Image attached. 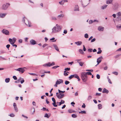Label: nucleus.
<instances>
[{
    "instance_id": "obj_1",
    "label": "nucleus",
    "mask_w": 121,
    "mask_h": 121,
    "mask_svg": "<svg viewBox=\"0 0 121 121\" xmlns=\"http://www.w3.org/2000/svg\"><path fill=\"white\" fill-rule=\"evenodd\" d=\"M62 28L61 26H59L58 24L54 26L52 29V33H56L59 32L61 30Z\"/></svg>"
},
{
    "instance_id": "obj_2",
    "label": "nucleus",
    "mask_w": 121,
    "mask_h": 121,
    "mask_svg": "<svg viewBox=\"0 0 121 121\" xmlns=\"http://www.w3.org/2000/svg\"><path fill=\"white\" fill-rule=\"evenodd\" d=\"M81 77L82 80L84 82H86L87 80V75L85 72H82L81 73Z\"/></svg>"
},
{
    "instance_id": "obj_3",
    "label": "nucleus",
    "mask_w": 121,
    "mask_h": 121,
    "mask_svg": "<svg viewBox=\"0 0 121 121\" xmlns=\"http://www.w3.org/2000/svg\"><path fill=\"white\" fill-rule=\"evenodd\" d=\"M10 5V4L9 3H7L2 5L1 8V9L3 10H6L9 6Z\"/></svg>"
},
{
    "instance_id": "obj_4",
    "label": "nucleus",
    "mask_w": 121,
    "mask_h": 121,
    "mask_svg": "<svg viewBox=\"0 0 121 121\" xmlns=\"http://www.w3.org/2000/svg\"><path fill=\"white\" fill-rule=\"evenodd\" d=\"M25 18L24 17L22 21L24 22H25ZM26 22H25V23L26 25L27 26H28L29 27H30L31 26L30 25L31 23L28 21L26 19Z\"/></svg>"
},
{
    "instance_id": "obj_5",
    "label": "nucleus",
    "mask_w": 121,
    "mask_h": 121,
    "mask_svg": "<svg viewBox=\"0 0 121 121\" xmlns=\"http://www.w3.org/2000/svg\"><path fill=\"white\" fill-rule=\"evenodd\" d=\"M63 82V81L61 79H59L58 80H57L56 83V84L54 85V86L55 87L57 86V85L60 84L61 83H62Z\"/></svg>"
},
{
    "instance_id": "obj_6",
    "label": "nucleus",
    "mask_w": 121,
    "mask_h": 121,
    "mask_svg": "<svg viewBox=\"0 0 121 121\" xmlns=\"http://www.w3.org/2000/svg\"><path fill=\"white\" fill-rule=\"evenodd\" d=\"M88 0L89 1L90 0H85L82 3V5L85 7L87 6L89 3Z\"/></svg>"
},
{
    "instance_id": "obj_7",
    "label": "nucleus",
    "mask_w": 121,
    "mask_h": 121,
    "mask_svg": "<svg viewBox=\"0 0 121 121\" xmlns=\"http://www.w3.org/2000/svg\"><path fill=\"white\" fill-rule=\"evenodd\" d=\"M64 94H63L60 93V94L57 95V98L59 99H61L63 98L64 96Z\"/></svg>"
},
{
    "instance_id": "obj_8",
    "label": "nucleus",
    "mask_w": 121,
    "mask_h": 121,
    "mask_svg": "<svg viewBox=\"0 0 121 121\" xmlns=\"http://www.w3.org/2000/svg\"><path fill=\"white\" fill-rule=\"evenodd\" d=\"M55 65V63L54 62H53L51 64L50 62L48 63L47 64H44L43 66H47L50 67L51 66L53 65Z\"/></svg>"
},
{
    "instance_id": "obj_9",
    "label": "nucleus",
    "mask_w": 121,
    "mask_h": 121,
    "mask_svg": "<svg viewBox=\"0 0 121 121\" xmlns=\"http://www.w3.org/2000/svg\"><path fill=\"white\" fill-rule=\"evenodd\" d=\"M102 59L103 57L102 56H100L97 59V65H98L101 62Z\"/></svg>"
},
{
    "instance_id": "obj_10",
    "label": "nucleus",
    "mask_w": 121,
    "mask_h": 121,
    "mask_svg": "<svg viewBox=\"0 0 121 121\" xmlns=\"http://www.w3.org/2000/svg\"><path fill=\"white\" fill-rule=\"evenodd\" d=\"M2 32L4 34L6 35H9V31L5 29H3L2 31Z\"/></svg>"
},
{
    "instance_id": "obj_11",
    "label": "nucleus",
    "mask_w": 121,
    "mask_h": 121,
    "mask_svg": "<svg viewBox=\"0 0 121 121\" xmlns=\"http://www.w3.org/2000/svg\"><path fill=\"white\" fill-rule=\"evenodd\" d=\"M16 70L19 71V72H21L22 73H23L25 70V69H24L23 68H20L16 69Z\"/></svg>"
},
{
    "instance_id": "obj_12",
    "label": "nucleus",
    "mask_w": 121,
    "mask_h": 121,
    "mask_svg": "<svg viewBox=\"0 0 121 121\" xmlns=\"http://www.w3.org/2000/svg\"><path fill=\"white\" fill-rule=\"evenodd\" d=\"M30 44L32 45H34L36 44L35 41L33 39H31L30 40Z\"/></svg>"
},
{
    "instance_id": "obj_13",
    "label": "nucleus",
    "mask_w": 121,
    "mask_h": 121,
    "mask_svg": "<svg viewBox=\"0 0 121 121\" xmlns=\"http://www.w3.org/2000/svg\"><path fill=\"white\" fill-rule=\"evenodd\" d=\"M104 29V27L101 26H99L98 28V30L100 31H103Z\"/></svg>"
},
{
    "instance_id": "obj_14",
    "label": "nucleus",
    "mask_w": 121,
    "mask_h": 121,
    "mask_svg": "<svg viewBox=\"0 0 121 121\" xmlns=\"http://www.w3.org/2000/svg\"><path fill=\"white\" fill-rule=\"evenodd\" d=\"M6 13H0V17L3 18L6 15Z\"/></svg>"
},
{
    "instance_id": "obj_15",
    "label": "nucleus",
    "mask_w": 121,
    "mask_h": 121,
    "mask_svg": "<svg viewBox=\"0 0 121 121\" xmlns=\"http://www.w3.org/2000/svg\"><path fill=\"white\" fill-rule=\"evenodd\" d=\"M53 46L55 50H56L57 51H59V49L57 46V45L55 44H54L53 45Z\"/></svg>"
},
{
    "instance_id": "obj_16",
    "label": "nucleus",
    "mask_w": 121,
    "mask_h": 121,
    "mask_svg": "<svg viewBox=\"0 0 121 121\" xmlns=\"http://www.w3.org/2000/svg\"><path fill=\"white\" fill-rule=\"evenodd\" d=\"M75 43L77 44V45L80 46L82 44V42L81 41H78L77 42H75Z\"/></svg>"
},
{
    "instance_id": "obj_17",
    "label": "nucleus",
    "mask_w": 121,
    "mask_h": 121,
    "mask_svg": "<svg viewBox=\"0 0 121 121\" xmlns=\"http://www.w3.org/2000/svg\"><path fill=\"white\" fill-rule=\"evenodd\" d=\"M74 10L75 11H79L78 7V5H76L74 9Z\"/></svg>"
},
{
    "instance_id": "obj_18",
    "label": "nucleus",
    "mask_w": 121,
    "mask_h": 121,
    "mask_svg": "<svg viewBox=\"0 0 121 121\" xmlns=\"http://www.w3.org/2000/svg\"><path fill=\"white\" fill-rule=\"evenodd\" d=\"M108 91L105 88H104L103 89V92L104 93H108Z\"/></svg>"
},
{
    "instance_id": "obj_19",
    "label": "nucleus",
    "mask_w": 121,
    "mask_h": 121,
    "mask_svg": "<svg viewBox=\"0 0 121 121\" xmlns=\"http://www.w3.org/2000/svg\"><path fill=\"white\" fill-rule=\"evenodd\" d=\"M117 16H118V18H119L121 17V12H119L117 14Z\"/></svg>"
},
{
    "instance_id": "obj_20",
    "label": "nucleus",
    "mask_w": 121,
    "mask_h": 121,
    "mask_svg": "<svg viewBox=\"0 0 121 121\" xmlns=\"http://www.w3.org/2000/svg\"><path fill=\"white\" fill-rule=\"evenodd\" d=\"M16 38H13L12 39V42H11V43H12V44H13V43H14L16 41Z\"/></svg>"
},
{
    "instance_id": "obj_21",
    "label": "nucleus",
    "mask_w": 121,
    "mask_h": 121,
    "mask_svg": "<svg viewBox=\"0 0 121 121\" xmlns=\"http://www.w3.org/2000/svg\"><path fill=\"white\" fill-rule=\"evenodd\" d=\"M65 102V101L64 100L61 99V101L59 103V104H58V105L60 106L62 104H64Z\"/></svg>"
},
{
    "instance_id": "obj_22",
    "label": "nucleus",
    "mask_w": 121,
    "mask_h": 121,
    "mask_svg": "<svg viewBox=\"0 0 121 121\" xmlns=\"http://www.w3.org/2000/svg\"><path fill=\"white\" fill-rule=\"evenodd\" d=\"M22 78L20 77L17 80L15 81V82L16 83H18L20 82V81L22 80Z\"/></svg>"
},
{
    "instance_id": "obj_23",
    "label": "nucleus",
    "mask_w": 121,
    "mask_h": 121,
    "mask_svg": "<svg viewBox=\"0 0 121 121\" xmlns=\"http://www.w3.org/2000/svg\"><path fill=\"white\" fill-rule=\"evenodd\" d=\"M68 112L69 113H71L73 112H76L73 110L71 109H69L68 110Z\"/></svg>"
},
{
    "instance_id": "obj_24",
    "label": "nucleus",
    "mask_w": 121,
    "mask_h": 121,
    "mask_svg": "<svg viewBox=\"0 0 121 121\" xmlns=\"http://www.w3.org/2000/svg\"><path fill=\"white\" fill-rule=\"evenodd\" d=\"M107 5H104L103 6L101 7V9H106L107 6Z\"/></svg>"
},
{
    "instance_id": "obj_25",
    "label": "nucleus",
    "mask_w": 121,
    "mask_h": 121,
    "mask_svg": "<svg viewBox=\"0 0 121 121\" xmlns=\"http://www.w3.org/2000/svg\"><path fill=\"white\" fill-rule=\"evenodd\" d=\"M113 0H107V4H111Z\"/></svg>"
},
{
    "instance_id": "obj_26",
    "label": "nucleus",
    "mask_w": 121,
    "mask_h": 121,
    "mask_svg": "<svg viewBox=\"0 0 121 121\" xmlns=\"http://www.w3.org/2000/svg\"><path fill=\"white\" fill-rule=\"evenodd\" d=\"M10 78H7L5 79V81L6 83L9 82L10 81Z\"/></svg>"
},
{
    "instance_id": "obj_27",
    "label": "nucleus",
    "mask_w": 121,
    "mask_h": 121,
    "mask_svg": "<svg viewBox=\"0 0 121 121\" xmlns=\"http://www.w3.org/2000/svg\"><path fill=\"white\" fill-rule=\"evenodd\" d=\"M77 62L81 66H82L84 64L83 62H79L78 61Z\"/></svg>"
},
{
    "instance_id": "obj_28",
    "label": "nucleus",
    "mask_w": 121,
    "mask_h": 121,
    "mask_svg": "<svg viewBox=\"0 0 121 121\" xmlns=\"http://www.w3.org/2000/svg\"><path fill=\"white\" fill-rule=\"evenodd\" d=\"M98 108L99 109H100L102 108V105L101 104H99L98 105Z\"/></svg>"
},
{
    "instance_id": "obj_29",
    "label": "nucleus",
    "mask_w": 121,
    "mask_h": 121,
    "mask_svg": "<svg viewBox=\"0 0 121 121\" xmlns=\"http://www.w3.org/2000/svg\"><path fill=\"white\" fill-rule=\"evenodd\" d=\"M79 52L81 54H84V52L82 50L80 49L79 50Z\"/></svg>"
},
{
    "instance_id": "obj_30",
    "label": "nucleus",
    "mask_w": 121,
    "mask_h": 121,
    "mask_svg": "<svg viewBox=\"0 0 121 121\" xmlns=\"http://www.w3.org/2000/svg\"><path fill=\"white\" fill-rule=\"evenodd\" d=\"M50 116V115H48L47 113H46L44 117H46L48 118Z\"/></svg>"
},
{
    "instance_id": "obj_31",
    "label": "nucleus",
    "mask_w": 121,
    "mask_h": 121,
    "mask_svg": "<svg viewBox=\"0 0 121 121\" xmlns=\"http://www.w3.org/2000/svg\"><path fill=\"white\" fill-rule=\"evenodd\" d=\"M72 117L73 118H76L77 117V116L75 114H73L72 115Z\"/></svg>"
},
{
    "instance_id": "obj_32",
    "label": "nucleus",
    "mask_w": 121,
    "mask_h": 121,
    "mask_svg": "<svg viewBox=\"0 0 121 121\" xmlns=\"http://www.w3.org/2000/svg\"><path fill=\"white\" fill-rule=\"evenodd\" d=\"M64 16V15L63 14H61L58 16V17L59 18L62 17Z\"/></svg>"
},
{
    "instance_id": "obj_33",
    "label": "nucleus",
    "mask_w": 121,
    "mask_h": 121,
    "mask_svg": "<svg viewBox=\"0 0 121 121\" xmlns=\"http://www.w3.org/2000/svg\"><path fill=\"white\" fill-rule=\"evenodd\" d=\"M107 78L108 79V82L109 83H110V84H111L112 83V82H111V80L110 79V78H109V77L108 76L107 77Z\"/></svg>"
},
{
    "instance_id": "obj_34",
    "label": "nucleus",
    "mask_w": 121,
    "mask_h": 121,
    "mask_svg": "<svg viewBox=\"0 0 121 121\" xmlns=\"http://www.w3.org/2000/svg\"><path fill=\"white\" fill-rule=\"evenodd\" d=\"M41 74H43L44 73V70H41L39 72Z\"/></svg>"
},
{
    "instance_id": "obj_35",
    "label": "nucleus",
    "mask_w": 121,
    "mask_h": 121,
    "mask_svg": "<svg viewBox=\"0 0 121 121\" xmlns=\"http://www.w3.org/2000/svg\"><path fill=\"white\" fill-rule=\"evenodd\" d=\"M84 37L86 38H87L88 37V34H85L84 35Z\"/></svg>"
},
{
    "instance_id": "obj_36",
    "label": "nucleus",
    "mask_w": 121,
    "mask_h": 121,
    "mask_svg": "<svg viewBox=\"0 0 121 121\" xmlns=\"http://www.w3.org/2000/svg\"><path fill=\"white\" fill-rule=\"evenodd\" d=\"M92 98V97L91 96V95H89L88 96L87 100H90Z\"/></svg>"
},
{
    "instance_id": "obj_37",
    "label": "nucleus",
    "mask_w": 121,
    "mask_h": 121,
    "mask_svg": "<svg viewBox=\"0 0 121 121\" xmlns=\"http://www.w3.org/2000/svg\"><path fill=\"white\" fill-rule=\"evenodd\" d=\"M14 109L15 111L17 112L18 111V109L17 107V106L14 107Z\"/></svg>"
},
{
    "instance_id": "obj_38",
    "label": "nucleus",
    "mask_w": 121,
    "mask_h": 121,
    "mask_svg": "<svg viewBox=\"0 0 121 121\" xmlns=\"http://www.w3.org/2000/svg\"><path fill=\"white\" fill-rule=\"evenodd\" d=\"M64 75L65 76H67L68 75V74L66 72V71H64Z\"/></svg>"
},
{
    "instance_id": "obj_39",
    "label": "nucleus",
    "mask_w": 121,
    "mask_h": 121,
    "mask_svg": "<svg viewBox=\"0 0 121 121\" xmlns=\"http://www.w3.org/2000/svg\"><path fill=\"white\" fill-rule=\"evenodd\" d=\"M92 49L91 48H89L88 49V51L90 52H91L92 51Z\"/></svg>"
},
{
    "instance_id": "obj_40",
    "label": "nucleus",
    "mask_w": 121,
    "mask_h": 121,
    "mask_svg": "<svg viewBox=\"0 0 121 121\" xmlns=\"http://www.w3.org/2000/svg\"><path fill=\"white\" fill-rule=\"evenodd\" d=\"M9 115L11 117H14L15 116L14 115L13 113Z\"/></svg>"
},
{
    "instance_id": "obj_41",
    "label": "nucleus",
    "mask_w": 121,
    "mask_h": 121,
    "mask_svg": "<svg viewBox=\"0 0 121 121\" xmlns=\"http://www.w3.org/2000/svg\"><path fill=\"white\" fill-rule=\"evenodd\" d=\"M56 103V102H53L52 103V104L54 107H57V105H56L55 104Z\"/></svg>"
},
{
    "instance_id": "obj_42",
    "label": "nucleus",
    "mask_w": 121,
    "mask_h": 121,
    "mask_svg": "<svg viewBox=\"0 0 121 121\" xmlns=\"http://www.w3.org/2000/svg\"><path fill=\"white\" fill-rule=\"evenodd\" d=\"M86 74L88 75H92V73H91L90 72H87L86 73Z\"/></svg>"
},
{
    "instance_id": "obj_43",
    "label": "nucleus",
    "mask_w": 121,
    "mask_h": 121,
    "mask_svg": "<svg viewBox=\"0 0 121 121\" xmlns=\"http://www.w3.org/2000/svg\"><path fill=\"white\" fill-rule=\"evenodd\" d=\"M73 77H74L77 78L78 77V76L77 75L75 74L73 75Z\"/></svg>"
},
{
    "instance_id": "obj_44",
    "label": "nucleus",
    "mask_w": 121,
    "mask_h": 121,
    "mask_svg": "<svg viewBox=\"0 0 121 121\" xmlns=\"http://www.w3.org/2000/svg\"><path fill=\"white\" fill-rule=\"evenodd\" d=\"M58 92L59 93H64L65 92V91H61L60 90H58Z\"/></svg>"
},
{
    "instance_id": "obj_45",
    "label": "nucleus",
    "mask_w": 121,
    "mask_h": 121,
    "mask_svg": "<svg viewBox=\"0 0 121 121\" xmlns=\"http://www.w3.org/2000/svg\"><path fill=\"white\" fill-rule=\"evenodd\" d=\"M20 81L21 82V84H22L24 82V80L23 78H22V80H21Z\"/></svg>"
},
{
    "instance_id": "obj_46",
    "label": "nucleus",
    "mask_w": 121,
    "mask_h": 121,
    "mask_svg": "<svg viewBox=\"0 0 121 121\" xmlns=\"http://www.w3.org/2000/svg\"><path fill=\"white\" fill-rule=\"evenodd\" d=\"M69 83V82L67 81H66L65 82V84L66 85L68 84Z\"/></svg>"
},
{
    "instance_id": "obj_47",
    "label": "nucleus",
    "mask_w": 121,
    "mask_h": 121,
    "mask_svg": "<svg viewBox=\"0 0 121 121\" xmlns=\"http://www.w3.org/2000/svg\"><path fill=\"white\" fill-rule=\"evenodd\" d=\"M48 45V44H47L45 43V44H44L43 45L42 47H43V48H44L45 47L47 46Z\"/></svg>"
},
{
    "instance_id": "obj_48",
    "label": "nucleus",
    "mask_w": 121,
    "mask_h": 121,
    "mask_svg": "<svg viewBox=\"0 0 121 121\" xmlns=\"http://www.w3.org/2000/svg\"><path fill=\"white\" fill-rule=\"evenodd\" d=\"M74 78V77H73V75H70L69 77V78L70 79L72 78Z\"/></svg>"
},
{
    "instance_id": "obj_49",
    "label": "nucleus",
    "mask_w": 121,
    "mask_h": 121,
    "mask_svg": "<svg viewBox=\"0 0 121 121\" xmlns=\"http://www.w3.org/2000/svg\"><path fill=\"white\" fill-rule=\"evenodd\" d=\"M70 68H66L65 69V71H69L70 70Z\"/></svg>"
},
{
    "instance_id": "obj_50",
    "label": "nucleus",
    "mask_w": 121,
    "mask_h": 121,
    "mask_svg": "<svg viewBox=\"0 0 121 121\" xmlns=\"http://www.w3.org/2000/svg\"><path fill=\"white\" fill-rule=\"evenodd\" d=\"M59 67V66H58V65L56 66H55L53 67H52V68L54 69H55L57 67Z\"/></svg>"
},
{
    "instance_id": "obj_51",
    "label": "nucleus",
    "mask_w": 121,
    "mask_h": 121,
    "mask_svg": "<svg viewBox=\"0 0 121 121\" xmlns=\"http://www.w3.org/2000/svg\"><path fill=\"white\" fill-rule=\"evenodd\" d=\"M89 22L90 24H91L93 22V21L92 20H90L89 21Z\"/></svg>"
},
{
    "instance_id": "obj_52",
    "label": "nucleus",
    "mask_w": 121,
    "mask_h": 121,
    "mask_svg": "<svg viewBox=\"0 0 121 121\" xmlns=\"http://www.w3.org/2000/svg\"><path fill=\"white\" fill-rule=\"evenodd\" d=\"M59 4H60L63 5L64 4L63 2V1H62V0L61 1H60V2H59Z\"/></svg>"
},
{
    "instance_id": "obj_53",
    "label": "nucleus",
    "mask_w": 121,
    "mask_h": 121,
    "mask_svg": "<svg viewBox=\"0 0 121 121\" xmlns=\"http://www.w3.org/2000/svg\"><path fill=\"white\" fill-rule=\"evenodd\" d=\"M52 100L53 102H56L55 100L54 97H53L52 98Z\"/></svg>"
},
{
    "instance_id": "obj_54",
    "label": "nucleus",
    "mask_w": 121,
    "mask_h": 121,
    "mask_svg": "<svg viewBox=\"0 0 121 121\" xmlns=\"http://www.w3.org/2000/svg\"><path fill=\"white\" fill-rule=\"evenodd\" d=\"M22 39H19L18 40V42L20 43H22Z\"/></svg>"
},
{
    "instance_id": "obj_55",
    "label": "nucleus",
    "mask_w": 121,
    "mask_h": 121,
    "mask_svg": "<svg viewBox=\"0 0 121 121\" xmlns=\"http://www.w3.org/2000/svg\"><path fill=\"white\" fill-rule=\"evenodd\" d=\"M13 78L15 80H16L17 79V78L15 76H13Z\"/></svg>"
},
{
    "instance_id": "obj_56",
    "label": "nucleus",
    "mask_w": 121,
    "mask_h": 121,
    "mask_svg": "<svg viewBox=\"0 0 121 121\" xmlns=\"http://www.w3.org/2000/svg\"><path fill=\"white\" fill-rule=\"evenodd\" d=\"M101 94L100 93H96V95H98V96H100L101 95Z\"/></svg>"
},
{
    "instance_id": "obj_57",
    "label": "nucleus",
    "mask_w": 121,
    "mask_h": 121,
    "mask_svg": "<svg viewBox=\"0 0 121 121\" xmlns=\"http://www.w3.org/2000/svg\"><path fill=\"white\" fill-rule=\"evenodd\" d=\"M96 77L97 79H99L100 78V77L99 75L97 74L96 75Z\"/></svg>"
},
{
    "instance_id": "obj_58",
    "label": "nucleus",
    "mask_w": 121,
    "mask_h": 121,
    "mask_svg": "<svg viewBox=\"0 0 121 121\" xmlns=\"http://www.w3.org/2000/svg\"><path fill=\"white\" fill-rule=\"evenodd\" d=\"M112 73L116 75H117L118 74V73L116 72H114Z\"/></svg>"
},
{
    "instance_id": "obj_59",
    "label": "nucleus",
    "mask_w": 121,
    "mask_h": 121,
    "mask_svg": "<svg viewBox=\"0 0 121 121\" xmlns=\"http://www.w3.org/2000/svg\"><path fill=\"white\" fill-rule=\"evenodd\" d=\"M9 41L10 42V43L11 44L12 43L11 42L12 41V39L10 38H9Z\"/></svg>"
},
{
    "instance_id": "obj_60",
    "label": "nucleus",
    "mask_w": 121,
    "mask_h": 121,
    "mask_svg": "<svg viewBox=\"0 0 121 121\" xmlns=\"http://www.w3.org/2000/svg\"><path fill=\"white\" fill-rule=\"evenodd\" d=\"M52 19L53 20H56V18L55 17H52Z\"/></svg>"
},
{
    "instance_id": "obj_61",
    "label": "nucleus",
    "mask_w": 121,
    "mask_h": 121,
    "mask_svg": "<svg viewBox=\"0 0 121 121\" xmlns=\"http://www.w3.org/2000/svg\"><path fill=\"white\" fill-rule=\"evenodd\" d=\"M64 33L65 34H66L67 33V31L66 30H64Z\"/></svg>"
},
{
    "instance_id": "obj_62",
    "label": "nucleus",
    "mask_w": 121,
    "mask_h": 121,
    "mask_svg": "<svg viewBox=\"0 0 121 121\" xmlns=\"http://www.w3.org/2000/svg\"><path fill=\"white\" fill-rule=\"evenodd\" d=\"M11 44H12V46L13 47H15L16 48V47L17 46L16 45L14 44V43H13V44L11 43Z\"/></svg>"
},
{
    "instance_id": "obj_63",
    "label": "nucleus",
    "mask_w": 121,
    "mask_h": 121,
    "mask_svg": "<svg viewBox=\"0 0 121 121\" xmlns=\"http://www.w3.org/2000/svg\"><path fill=\"white\" fill-rule=\"evenodd\" d=\"M117 29H119L120 28H121V25L120 26H118L117 25Z\"/></svg>"
},
{
    "instance_id": "obj_64",
    "label": "nucleus",
    "mask_w": 121,
    "mask_h": 121,
    "mask_svg": "<svg viewBox=\"0 0 121 121\" xmlns=\"http://www.w3.org/2000/svg\"><path fill=\"white\" fill-rule=\"evenodd\" d=\"M95 40V38H94L93 39H92V40L91 41V42H94Z\"/></svg>"
}]
</instances>
